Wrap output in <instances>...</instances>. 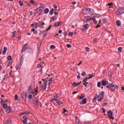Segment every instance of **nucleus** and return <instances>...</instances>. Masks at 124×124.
Returning a JSON list of instances; mask_svg holds the SVG:
<instances>
[{"mask_svg": "<svg viewBox=\"0 0 124 124\" xmlns=\"http://www.w3.org/2000/svg\"><path fill=\"white\" fill-rule=\"evenodd\" d=\"M63 111H62V113L65 114L66 115L68 113V111L67 110L65 109V108L63 109Z\"/></svg>", "mask_w": 124, "mask_h": 124, "instance_id": "obj_26", "label": "nucleus"}, {"mask_svg": "<svg viewBox=\"0 0 124 124\" xmlns=\"http://www.w3.org/2000/svg\"><path fill=\"white\" fill-rule=\"evenodd\" d=\"M87 103V98L83 99L81 102L80 103V105H84Z\"/></svg>", "mask_w": 124, "mask_h": 124, "instance_id": "obj_14", "label": "nucleus"}, {"mask_svg": "<svg viewBox=\"0 0 124 124\" xmlns=\"http://www.w3.org/2000/svg\"><path fill=\"white\" fill-rule=\"evenodd\" d=\"M36 12L35 13V15H37V16H40L41 14H42V12H43V9H41L40 8L38 7L36 9Z\"/></svg>", "mask_w": 124, "mask_h": 124, "instance_id": "obj_2", "label": "nucleus"}, {"mask_svg": "<svg viewBox=\"0 0 124 124\" xmlns=\"http://www.w3.org/2000/svg\"><path fill=\"white\" fill-rule=\"evenodd\" d=\"M66 46H67V48H71V45L67 44Z\"/></svg>", "mask_w": 124, "mask_h": 124, "instance_id": "obj_60", "label": "nucleus"}, {"mask_svg": "<svg viewBox=\"0 0 124 124\" xmlns=\"http://www.w3.org/2000/svg\"><path fill=\"white\" fill-rule=\"evenodd\" d=\"M44 22H39L38 23H35V29H37V28L39 27V28H43V26H44Z\"/></svg>", "mask_w": 124, "mask_h": 124, "instance_id": "obj_4", "label": "nucleus"}, {"mask_svg": "<svg viewBox=\"0 0 124 124\" xmlns=\"http://www.w3.org/2000/svg\"><path fill=\"white\" fill-rule=\"evenodd\" d=\"M25 50H26V48H24V47H22V49L21 50V52L23 53L25 51Z\"/></svg>", "mask_w": 124, "mask_h": 124, "instance_id": "obj_63", "label": "nucleus"}, {"mask_svg": "<svg viewBox=\"0 0 124 124\" xmlns=\"http://www.w3.org/2000/svg\"><path fill=\"white\" fill-rule=\"evenodd\" d=\"M108 115L109 118L112 119V120H114V118H113V112L112 111H108Z\"/></svg>", "mask_w": 124, "mask_h": 124, "instance_id": "obj_11", "label": "nucleus"}, {"mask_svg": "<svg viewBox=\"0 0 124 124\" xmlns=\"http://www.w3.org/2000/svg\"><path fill=\"white\" fill-rule=\"evenodd\" d=\"M81 75L82 76H86V72H83L82 73H81Z\"/></svg>", "mask_w": 124, "mask_h": 124, "instance_id": "obj_55", "label": "nucleus"}, {"mask_svg": "<svg viewBox=\"0 0 124 124\" xmlns=\"http://www.w3.org/2000/svg\"><path fill=\"white\" fill-rule=\"evenodd\" d=\"M101 84L102 86H106V85H107V82L105 80H102L101 82Z\"/></svg>", "mask_w": 124, "mask_h": 124, "instance_id": "obj_20", "label": "nucleus"}, {"mask_svg": "<svg viewBox=\"0 0 124 124\" xmlns=\"http://www.w3.org/2000/svg\"><path fill=\"white\" fill-rule=\"evenodd\" d=\"M37 68H43V66H42V65H41L40 64H38L37 65Z\"/></svg>", "mask_w": 124, "mask_h": 124, "instance_id": "obj_34", "label": "nucleus"}, {"mask_svg": "<svg viewBox=\"0 0 124 124\" xmlns=\"http://www.w3.org/2000/svg\"><path fill=\"white\" fill-rule=\"evenodd\" d=\"M28 92L29 93H34V92H33V90H32V88H31V86L29 87Z\"/></svg>", "mask_w": 124, "mask_h": 124, "instance_id": "obj_16", "label": "nucleus"}, {"mask_svg": "<svg viewBox=\"0 0 124 124\" xmlns=\"http://www.w3.org/2000/svg\"><path fill=\"white\" fill-rule=\"evenodd\" d=\"M89 28H90V25H89V24H86L82 26L83 30H88Z\"/></svg>", "mask_w": 124, "mask_h": 124, "instance_id": "obj_17", "label": "nucleus"}, {"mask_svg": "<svg viewBox=\"0 0 124 124\" xmlns=\"http://www.w3.org/2000/svg\"><path fill=\"white\" fill-rule=\"evenodd\" d=\"M33 104H34L36 107H38V100H37V98H34L33 99Z\"/></svg>", "mask_w": 124, "mask_h": 124, "instance_id": "obj_9", "label": "nucleus"}, {"mask_svg": "<svg viewBox=\"0 0 124 124\" xmlns=\"http://www.w3.org/2000/svg\"><path fill=\"white\" fill-rule=\"evenodd\" d=\"M46 35H47V32H43V36L44 37H45L46 36Z\"/></svg>", "mask_w": 124, "mask_h": 124, "instance_id": "obj_48", "label": "nucleus"}, {"mask_svg": "<svg viewBox=\"0 0 124 124\" xmlns=\"http://www.w3.org/2000/svg\"><path fill=\"white\" fill-rule=\"evenodd\" d=\"M88 79H89V78L86 77L83 80V84L84 86H85L86 88H88V85L87 84H89L88 82H87Z\"/></svg>", "mask_w": 124, "mask_h": 124, "instance_id": "obj_8", "label": "nucleus"}, {"mask_svg": "<svg viewBox=\"0 0 124 124\" xmlns=\"http://www.w3.org/2000/svg\"><path fill=\"white\" fill-rule=\"evenodd\" d=\"M92 20H93V22L94 23H95V24H97V21H96V20H95V18H93V17H92Z\"/></svg>", "mask_w": 124, "mask_h": 124, "instance_id": "obj_38", "label": "nucleus"}, {"mask_svg": "<svg viewBox=\"0 0 124 124\" xmlns=\"http://www.w3.org/2000/svg\"><path fill=\"white\" fill-rule=\"evenodd\" d=\"M124 13V8H121L119 9L118 11L115 13L117 15H120V14H123Z\"/></svg>", "mask_w": 124, "mask_h": 124, "instance_id": "obj_7", "label": "nucleus"}, {"mask_svg": "<svg viewBox=\"0 0 124 124\" xmlns=\"http://www.w3.org/2000/svg\"><path fill=\"white\" fill-rule=\"evenodd\" d=\"M97 98H96V97H95L93 99V101H94V102H95V101H96Z\"/></svg>", "mask_w": 124, "mask_h": 124, "instance_id": "obj_64", "label": "nucleus"}, {"mask_svg": "<svg viewBox=\"0 0 124 124\" xmlns=\"http://www.w3.org/2000/svg\"><path fill=\"white\" fill-rule=\"evenodd\" d=\"M61 25H62V21H58V22H56L54 24V26L55 27H60V26H61Z\"/></svg>", "mask_w": 124, "mask_h": 124, "instance_id": "obj_18", "label": "nucleus"}, {"mask_svg": "<svg viewBox=\"0 0 124 124\" xmlns=\"http://www.w3.org/2000/svg\"><path fill=\"white\" fill-rule=\"evenodd\" d=\"M52 101H55L56 103H57L59 104V105H62V104H63V103L60 100H58V98L52 99Z\"/></svg>", "mask_w": 124, "mask_h": 124, "instance_id": "obj_6", "label": "nucleus"}, {"mask_svg": "<svg viewBox=\"0 0 124 124\" xmlns=\"http://www.w3.org/2000/svg\"><path fill=\"white\" fill-rule=\"evenodd\" d=\"M56 16H53L50 18V21H54V20H56Z\"/></svg>", "mask_w": 124, "mask_h": 124, "instance_id": "obj_35", "label": "nucleus"}, {"mask_svg": "<svg viewBox=\"0 0 124 124\" xmlns=\"http://www.w3.org/2000/svg\"><path fill=\"white\" fill-rule=\"evenodd\" d=\"M97 86L98 88H100V87L101 86V83L100 82H98L97 83Z\"/></svg>", "mask_w": 124, "mask_h": 124, "instance_id": "obj_39", "label": "nucleus"}, {"mask_svg": "<svg viewBox=\"0 0 124 124\" xmlns=\"http://www.w3.org/2000/svg\"><path fill=\"white\" fill-rule=\"evenodd\" d=\"M21 67V65H20V64H17L16 66V69H19Z\"/></svg>", "mask_w": 124, "mask_h": 124, "instance_id": "obj_30", "label": "nucleus"}, {"mask_svg": "<svg viewBox=\"0 0 124 124\" xmlns=\"http://www.w3.org/2000/svg\"><path fill=\"white\" fill-rule=\"evenodd\" d=\"M76 121L77 124H80V120H79V119L76 118Z\"/></svg>", "mask_w": 124, "mask_h": 124, "instance_id": "obj_40", "label": "nucleus"}, {"mask_svg": "<svg viewBox=\"0 0 124 124\" xmlns=\"http://www.w3.org/2000/svg\"><path fill=\"white\" fill-rule=\"evenodd\" d=\"M38 89V87H36V88L35 89L36 93L35 94V95H37V93H38V90H37Z\"/></svg>", "mask_w": 124, "mask_h": 124, "instance_id": "obj_36", "label": "nucleus"}, {"mask_svg": "<svg viewBox=\"0 0 124 124\" xmlns=\"http://www.w3.org/2000/svg\"><path fill=\"white\" fill-rule=\"evenodd\" d=\"M122 47H119L118 49V52H120V53L122 52Z\"/></svg>", "mask_w": 124, "mask_h": 124, "instance_id": "obj_49", "label": "nucleus"}, {"mask_svg": "<svg viewBox=\"0 0 124 124\" xmlns=\"http://www.w3.org/2000/svg\"><path fill=\"white\" fill-rule=\"evenodd\" d=\"M54 13V9H52L50 12H49V14L50 15H53V14Z\"/></svg>", "mask_w": 124, "mask_h": 124, "instance_id": "obj_32", "label": "nucleus"}, {"mask_svg": "<svg viewBox=\"0 0 124 124\" xmlns=\"http://www.w3.org/2000/svg\"><path fill=\"white\" fill-rule=\"evenodd\" d=\"M28 99L31 100V99H32V95H31V94H29L28 95Z\"/></svg>", "mask_w": 124, "mask_h": 124, "instance_id": "obj_28", "label": "nucleus"}, {"mask_svg": "<svg viewBox=\"0 0 124 124\" xmlns=\"http://www.w3.org/2000/svg\"><path fill=\"white\" fill-rule=\"evenodd\" d=\"M84 97H85V96H83V95L80 96L79 99H83V98H84Z\"/></svg>", "mask_w": 124, "mask_h": 124, "instance_id": "obj_58", "label": "nucleus"}, {"mask_svg": "<svg viewBox=\"0 0 124 124\" xmlns=\"http://www.w3.org/2000/svg\"><path fill=\"white\" fill-rule=\"evenodd\" d=\"M51 28H52V26H50L48 28H47L46 30V31H49V30L51 29Z\"/></svg>", "mask_w": 124, "mask_h": 124, "instance_id": "obj_52", "label": "nucleus"}, {"mask_svg": "<svg viewBox=\"0 0 124 124\" xmlns=\"http://www.w3.org/2000/svg\"><path fill=\"white\" fill-rule=\"evenodd\" d=\"M16 33V31H14L13 32V35H12L13 37H16V36H15Z\"/></svg>", "mask_w": 124, "mask_h": 124, "instance_id": "obj_46", "label": "nucleus"}, {"mask_svg": "<svg viewBox=\"0 0 124 124\" xmlns=\"http://www.w3.org/2000/svg\"><path fill=\"white\" fill-rule=\"evenodd\" d=\"M93 76H94V75H93V74L89 75V77L88 78V79H91V78H93Z\"/></svg>", "mask_w": 124, "mask_h": 124, "instance_id": "obj_42", "label": "nucleus"}, {"mask_svg": "<svg viewBox=\"0 0 124 124\" xmlns=\"http://www.w3.org/2000/svg\"><path fill=\"white\" fill-rule=\"evenodd\" d=\"M69 36H72L73 35V33L71 31L69 32L68 33Z\"/></svg>", "mask_w": 124, "mask_h": 124, "instance_id": "obj_43", "label": "nucleus"}, {"mask_svg": "<svg viewBox=\"0 0 124 124\" xmlns=\"http://www.w3.org/2000/svg\"><path fill=\"white\" fill-rule=\"evenodd\" d=\"M27 35H31V33L30 32H27L26 33Z\"/></svg>", "mask_w": 124, "mask_h": 124, "instance_id": "obj_62", "label": "nucleus"}, {"mask_svg": "<svg viewBox=\"0 0 124 124\" xmlns=\"http://www.w3.org/2000/svg\"><path fill=\"white\" fill-rule=\"evenodd\" d=\"M51 28H52V26H50L48 28H47L46 30V31H49V30L51 29Z\"/></svg>", "mask_w": 124, "mask_h": 124, "instance_id": "obj_53", "label": "nucleus"}, {"mask_svg": "<svg viewBox=\"0 0 124 124\" xmlns=\"http://www.w3.org/2000/svg\"><path fill=\"white\" fill-rule=\"evenodd\" d=\"M7 51V47H6V46H4L3 48L2 55H5V54H6Z\"/></svg>", "mask_w": 124, "mask_h": 124, "instance_id": "obj_19", "label": "nucleus"}, {"mask_svg": "<svg viewBox=\"0 0 124 124\" xmlns=\"http://www.w3.org/2000/svg\"><path fill=\"white\" fill-rule=\"evenodd\" d=\"M7 107H8L7 104H3V108L4 109H7Z\"/></svg>", "mask_w": 124, "mask_h": 124, "instance_id": "obj_33", "label": "nucleus"}, {"mask_svg": "<svg viewBox=\"0 0 124 124\" xmlns=\"http://www.w3.org/2000/svg\"><path fill=\"white\" fill-rule=\"evenodd\" d=\"M27 93H22L21 94L22 98L24 100V101H26L27 100Z\"/></svg>", "mask_w": 124, "mask_h": 124, "instance_id": "obj_13", "label": "nucleus"}, {"mask_svg": "<svg viewBox=\"0 0 124 124\" xmlns=\"http://www.w3.org/2000/svg\"><path fill=\"white\" fill-rule=\"evenodd\" d=\"M110 87H113L115 89H119V86H118V85H114L113 83L108 85L107 86V88H110Z\"/></svg>", "mask_w": 124, "mask_h": 124, "instance_id": "obj_12", "label": "nucleus"}, {"mask_svg": "<svg viewBox=\"0 0 124 124\" xmlns=\"http://www.w3.org/2000/svg\"><path fill=\"white\" fill-rule=\"evenodd\" d=\"M84 124H92V122L88 121L87 122L84 123Z\"/></svg>", "mask_w": 124, "mask_h": 124, "instance_id": "obj_54", "label": "nucleus"}, {"mask_svg": "<svg viewBox=\"0 0 124 124\" xmlns=\"http://www.w3.org/2000/svg\"><path fill=\"white\" fill-rule=\"evenodd\" d=\"M73 85H74V88H75V87H77V86H78L79 84L78 83H76V82H74L73 83Z\"/></svg>", "mask_w": 124, "mask_h": 124, "instance_id": "obj_37", "label": "nucleus"}, {"mask_svg": "<svg viewBox=\"0 0 124 124\" xmlns=\"http://www.w3.org/2000/svg\"><path fill=\"white\" fill-rule=\"evenodd\" d=\"M7 59L9 61H10L11 60V56L9 55L8 56Z\"/></svg>", "mask_w": 124, "mask_h": 124, "instance_id": "obj_56", "label": "nucleus"}, {"mask_svg": "<svg viewBox=\"0 0 124 124\" xmlns=\"http://www.w3.org/2000/svg\"><path fill=\"white\" fill-rule=\"evenodd\" d=\"M15 100H18V95L16 94L15 96Z\"/></svg>", "mask_w": 124, "mask_h": 124, "instance_id": "obj_44", "label": "nucleus"}, {"mask_svg": "<svg viewBox=\"0 0 124 124\" xmlns=\"http://www.w3.org/2000/svg\"><path fill=\"white\" fill-rule=\"evenodd\" d=\"M12 111V107H9L8 108L6 109V113H9Z\"/></svg>", "mask_w": 124, "mask_h": 124, "instance_id": "obj_15", "label": "nucleus"}, {"mask_svg": "<svg viewBox=\"0 0 124 124\" xmlns=\"http://www.w3.org/2000/svg\"><path fill=\"white\" fill-rule=\"evenodd\" d=\"M30 3H31V4H33V5H35V1H34L33 0H31Z\"/></svg>", "mask_w": 124, "mask_h": 124, "instance_id": "obj_31", "label": "nucleus"}, {"mask_svg": "<svg viewBox=\"0 0 124 124\" xmlns=\"http://www.w3.org/2000/svg\"><path fill=\"white\" fill-rule=\"evenodd\" d=\"M48 13H49V9L46 8V9H45V10H44V13H45V14H48Z\"/></svg>", "mask_w": 124, "mask_h": 124, "instance_id": "obj_27", "label": "nucleus"}, {"mask_svg": "<svg viewBox=\"0 0 124 124\" xmlns=\"http://www.w3.org/2000/svg\"><path fill=\"white\" fill-rule=\"evenodd\" d=\"M92 20H93V18H91V17H90L89 16H86L83 19V21L85 23H89V22H91V21H92Z\"/></svg>", "mask_w": 124, "mask_h": 124, "instance_id": "obj_5", "label": "nucleus"}, {"mask_svg": "<svg viewBox=\"0 0 124 124\" xmlns=\"http://www.w3.org/2000/svg\"><path fill=\"white\" fill-rule=\"evenodd\" d=\"M91 10H93V9L90 8H85L82 10L81 12L82 13H83V14H86V15H88L91 13Z\"/></svg>", "mask_w": 124, "mask_h": 124, "instance_id": "obj_3", "label": "nucleus"}, {"mask_svg": "<svg viewBox=\"0 0 124 124\" xmlns=\"http://www.w3.org/2000/svg\"><path fill=\"white\" fill-rule=\"evenodd\" d=\"M19 4H20V6H23L24 3L23 2V1L20 0L19 1Z\"/></svg>", "mask_w": 124, "mask_h": 124, "instance_id": "obj_45", "label": "nucleus"}, {"mask_svg": "<svg viewBox=\"0 0 124 124\" xmlns=\"http://www.w3.org/2000/svg\"><path fill=\"white\" fill-rule=\"evenodd\" d=\"M48 81L45 80L44 82V85L42 86V90L48 91L49 89H50V86L52 85L53 83V77L50 78ZM47 83H48V85L47 86Z\"/></svg>", "mask_w": 124, "mask_h": 124, "instance_id": "obj_1", "label": "nucleus"}, {"mask_svg": "<svg viewBox=\"0 0 124 124\" xmlns=\"http://www.w3.org/2000/svg\"><path fill=\"white\" fill-rule=\"evenodd\" d=\"M102 111H103V113H105V112H106V109L104 108H102Z\"/></svg>", "mask_w": 124, "mask_h": 124, "instance_id": "obj_59", "label": "nucleus"}, {"mask_svg": "<svg viewBox=\"0 0 124 124\" xmlns=\"http://www.w3.org/2000/svg\"><path fill=\"white\" fill-rule=\"evenodd\" d=\"M108 89H109L110 90V92H115L116 91V89L115 88H112V87H107Z\"/></svg>", "mask_w": 124, "mask_h": 124, "instance_id": "obj_21", "label": "nucleus"}, {"mask_svg": "<svg viewBox=\"0 0 124 124\" xmlns=\"http://www.w3.org/2000/svg\"><path fill=\"white\" fill-rule=\"evenodd\" d=\"M53 6L55 9H57L58 8V6H57V5L53 4Z\"/></svg>", "mask_w": 124, "mask_h": 124, "instance_id": "obj_57", "label": "nucleus"}, {"mask_svg": "<svg viewBox=\"0 0 124 124\" xmlns=\"http://www.w3.org/2000/svg\"><path fill=\"white\" fill-rule=\"evenodd\" d=\"M50 49H56V46H54V45H51L50 47Z\"/></svg>", "mask_w": 124, "mask_h": 124, "instance_id": "obj_41", "label": "nucleus"}, {"mask_svg": "<svg viewBox=\"0 0 124 124\" xmlns=\"http://www.w3.org/2000/svg\"><path fill=\"white\" fill-rule=\"evenodd\" d=\"M27 47H28V44H26L24 45L23 48L26 49Z\"/></svg>", "mask_w": 124, "mask_h": 124, "instance_id": "obj_47", "label": "nucleus"}, {"mask_svg": "<svg viewBox=\"0 0 124 124\" xmlns=\"http://www.w3.org/2000/svg\"><path fill=\"white\" fill-rule=\"evenodd\" d=\"M96 95L98 101L101 102V100H102V99H103V97H104L103 95H101V94H99L98 95L96 94Z\"/></svg>", "mask_w": 124, "mask_h": 124, "instance_id": "obj_10", "label": "nucleus"}, {"mask_svg": "<svg viewBox=\"0 0 124 124\" xmlns=\"http://www.w3.org/2000/svg\"><path fill=\"white\" fill-rule=\"evenodd\" d=\"M86 51L87 52H90V48L89 47H86Z\"/></svg>", "mask_w": 124, "mask_h": 124, "instance_id": "obj_51", "label": "nucleus"}, {"mask_svg": "<svg viewBox=\"0 0 124 124\" xmlns=\"http://www.w3.org/2000/svg\"><path fill=\"white\" fill-rule=\"evenodd\" d=\"M23 62H24V56H22L21 59H20V63L21 64H22V63H23Z\"/></svg>", "mask_w": 124, "mask_h": 124, "instance_id": "obj_25", "label": "nucleus"}, {"mask_svg": "<svg viewBox=\"0 0 124 124\" xmlns=\"http://www.w3.org/2000/svg\"><path fill=\"white\" fill-rule=\"evenodd\" d=\"M31 31H33V33H35V34H37V30H35L34 28H32L31 30Z\"/></svg>", "mask_w": 124, "mask_h": 124, "instance_id": "obj_22", "label": "nucleus"}, {"mask_svg": "<svg viewBox=\"0 0 124 124\" xmlns=\"http://www.w3.org/2000/svg\"><path fill=\"white\" fill-rule=\"evenodd\" d=\"M40 4L41 6L40 7H39V8H41V9L44 10V8H45V7H46L45 5L42 4L41 3H40Z\"/></svg>", "mask_w": 124, "mask_h": 124, "instance_id": "obj_24", "label": "nucleus"}, {"mask_svg": "<svg viewBox=\"0 0 124 124\" xmlns=\"http://www.w3.org/2000/svg\"><path fill=\"white\" fill-rule=\"evenodd\" d=\"M103 22L104 23V24H106V19L104 18V19H103Z\"/></svg>", "mask_w": 124, "mask_h": 124, "instance_id": "obj_61", "label": "nucleus"}, {"mask_svg": "<svg viewBox=\"0 0 124 124\" xmlns=\"http://www.w3.org/2000/svg\"><path fill=\"white\" fill-rule=\"evenodd\" d=\"M108 5L109 7V8H113V5H112V4H108Z\"/></svg>", "mask_w": 124, "mask_h": 124, "instance_id": "obj_50", "label": "nucleus"}, {"mask_svg": "<svg viewBox=\"0 0 124 124\" xmlns=\"http://www.w3.org/2000/svg\"><path fill=\"white\" fill-rule=\"evenodd\" d=\"M30 113L31 112H30V111L26 110L25 112L21 113V115H24V114H28L29 115V114H30Z\"/></svg>", "mask_w": 124, "mask_h": 124, "instance_id": "obj_29", "label": "nucleus"}, {"mask_svg": "<svg viewBox=\"0 0 124 124\" xmlns=\"http://www.w3.org/2000/svg\"><path fill=\"white\" fill-rule=\"evenodd\" d=\"M116 25L118 27L121 26V21H120L119 20H117L116 21Z\"/></svg>", "mask_w": 124, "mask_h": 124, "instance_id": "obj_23", "label": "nucleus"}]
</instances>
